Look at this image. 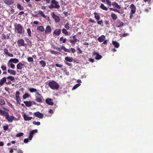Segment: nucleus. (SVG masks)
<instances>
[{"mask_svg": "<svg viewBox=\"0 0 153 153\" xmlns=\"http://www.w3.org/2000/svg\"><path fill=\"white\" fill-rule=\"evenodd\" d=\"M15 32L19 34H23L25 30L23 27L20 24L15 23L14 25Z\"/></svg>", "mask_w": 153, "mask_h": 153, "instance_id": "f257e3e1", "label": "nucleus"}, {"mask_svg": "<svg viewBox=\"0 0 153 153\" xmlns=\"http://www.w3.org/2000/svg\"><path fill=\"white\" fill-rule=\"evenodd\" d=\"M48 7L51 9L53 8L59 9L60 7V6L59 2L56 0H51V4L48 6Z\"/></svg>", "mask_w": 153, "mask_h": 153, "instance_id": "f03ea898", "label": "nucleus"}, {"mask_svg": "<svg viewBox=\"0 0 153 153\" xmlns=\"http://www.w3.org/2000/svg\"><path fill=\"white\" fill-rule=\"evenodd\" d=\"M48 84L49 86L52 89H57L59 87V85L54 81L49 82Z\"/></svg>", "mask_w": 153, "mask_h": 153, "instance_id": "7ed1b4c3", "label": "nucleus"}, {"mask_svg": "<svg viewBox=\"0 0 153 153\" xmlns=\"http://www.w3.org/2000/svg\"><path fill=\"white\" fill-rule=\"evenodd\" d=\"M51 15L52 18L54 19L56 23H58L60 22V19L59 17L56 15L54 12L52 13Z\"/></svg>", "mask_w": 153, "mask_h": 153, "instance_id": "20e7f679", "label": "nucleus"}, {"mask_svg": "<svg viewBox=\"0 0 153 153\" xmlns=\"http://www.w3.org/2000/svg\"><path fill=\"white\" fill-rule=\"evenodd\" d=\"M17 44L19 46H25L26 44L25 43V41L23 39H20L18 40L17 42Z\"/></svg>", "mask_w": 153, "mask_h": 153, "instance_id": "39448f33", "label": "nucleus"}, {"mask_svg": "<svg viewBox=\"0 0 153 153\" xmlns=\"http://www.w3.org/2000/svg\"><path fill=\"white\" fill-rule=\"evenodd\" d=\"M19 94L20 93L19 91H16V100L17 103L18 104H20V102H21V100L19 96Z\"/></svg>", "mask_w": 153, "mask_h": 153, "instance_id": "423d86ee", "label": "nucleus"}, {"mask_svg": "<svg viewBox=\"0 0 153 153\" xmlns=\"http://www.w3.org/2000/svg\"><path fill=\"white\" fill-rule=\"evenodd\" d=\"M38 130L37 129H35L34 130H33L31 131L30 132V134L29 137V139L30 140H31L32 139V138L33 137V134L35 133H37V132Z\"/></svg>", "mask_w": 153, "mask_h": 153, "instance_id": "0eeeda50", "label": "nucleus"}, {"mask_svg": "<svg viewBox=\"0 0 153 153\" xmlns=\"http://www.w3.org/2000/svg\"><path fill=\"white\" fill-rule=\"evenodd\" d=\"M33 114L36 117L40 119H42L44 117L43 114L39 112H34L33 113Z\"/></svg>", "mask_w": 153, "mask_h": 153, "instance_id": "6e6552de", "label": "nucleus"}, {"mask_svg": "<svg viewBox=\"0 0 153 153\" xmlns=\"http://www.w3.org/2000/svg\"><path fill=\"white\" fill-rule=\"evenodd\" d=\"M109 9L110 10H113L115 12L118 13L120 14H123L124 13V11L123 9H121L120 10H119L112 8H110Z\"/></svg>", "mask_w": 153, "mask_h": 153, "instance_id": "1a4fd4ad", "label": "nucleus"}, {"mask_svg": "<svg viewBox=\"0 0 153 153\" xmlns=\"http://www.w3.org/2000/svg\"><path fill=\"white\" fill-rule=\"evenodd\" d=\"M93 56H96L95 57V59L96 60H98L102 58V56L101 55H99V53L98 52L94 51L93 53Z\"/></svg>", "mask_w": 153, "mask_h": 153, "instance_id": "9d476101", "label": "nucleus"}, {"mask_svg": "<svg viewBox=\"0 0 153 153\" xmlns=\"http://www.w3.org/2000/svg\"><path fill=\"white\" fill-rule=\"evenodd\" d=\"M117 22V26L116 27H122L124 25V23L122 22L120 20H117L116 21Z\"/></svg>", "mask_w": 153, "mask_h": 153, "instance_id": "9b49d317", "label": "nucleus"}, {"mask_svg": "<svg viewBox=\"0 0 153 153\" xmlns=\"http://www.w3.org/2000/svg\"><path fill=\"white\" fill-rule=\"evenodd\" d=\"M23 117L25 121H27L31 120L32 118L33 119L34 118H33L32 117H29L25 114L23 115Z\"/></svg>", "mask_w": 153, "mask_h": 153, "instance_id": "f8f14e48", "label": "nucleus"}, {"mask_svg": "<svg viewBox=\"0 0 153 153\" xmlns=\"http://www.w3.org/2000/svg\"><path fill=\"white\" fill-rule=\"evenodd\" d=\"M8 113L7 112L4 111L1 109H0V115L2 116H4L6 118L7 116H8Z\"/></svg>", "mask_w": 153, "mask_h": 153, "instance_id": "ddd939ff", "label": "nucleus"}, {"mask_svg": "<svg viewBox=\"0 0 153 153\" xmlns=\"http://www.w3.org/2000/svg\"><path fill=\"white\" fill-rule=\"evenodd\" d=\"M72 38L73 39V40L70 39L68 40V41L70 42L71 43L74 45L77 42V39L75 35H74L72 36Z\"/></svg>", "mask_w": 153, "mask_h": 153, "instance_id": "4468645a", "label": "nucleus"}, {"mask_svg": "<svg viewBox=\"0 0 153 153\" xmlns=\"http://www.w3.org/2000/svg\"><path fill=\"white\" fill-rule=\"evenodd\" d=\"M130 8L131 10V13H134L136 10V8L134 5L133 4H131L130 5Z\"/></svg>", "mask_w": 153, "mask_h": 153, "instance_id": "2eb2a0df", "label": "nucleus"}, {"mask_svg": "<svg viewBox=\"0 0 153 153\" xmlns=\"http://www.w3.org/2000/svg\"><path fill=\"white\" fill-rule=\"evenodd\" d=\"M52 101V99L47 98L45 100V102L48 105H52L54 104V103Z\"/></svg>", "mask_w": 153, "mask_h": 153, "instance_id": "dca6fc26", "label": "nucleus"}, {"mask_svg": "<svg viewBox=\"0 0 153 153\" xmlns=\"http://www.w3.org/2000/svg\"><path fill=\"white\" fill-rule=\"evenodd\" d=\"M112 6L113 7L116 8L117 9H120L121 8L120 6L115 1L113 2H112Z\"/></svg>", "mask_w": 153, "mask_h": 153, "instance_id": "f3484780", "label": "nucleus"}, {"mask_svg": "<svg viewBox=\"0 0 153 153\" xmlns=\"http://www.w3.org/2000/svg\"><path fill=\"white\" fill-rule=\"evenodd\" d=\"M4 53L5 54L8 56L10 57H13V54L10 53L8 51V50L7 48H5L4 49Z\"/></svg>", "mask_w": 153, "mask_h": 153, "instance_id": "a211bd4d", "label": "nucleus"}, {"mask_svg": "<svg viewBox=\"0 0 153 153\" xmlns=\"http://www.w3.org/2000/svg\"><path fill=\"white\" fill-rule=\"evenodd\" d=\"M35 101L38 102L42 103L43 101L42 100V97H38V96H36Z\"/></svg>", "mask_w": 153, "mask_h": 153, "instance_id": "6ab92c4d", "label": "nucleus"}, {"mask_svg": "<svg viewBox=\"0 0 153 153\" xmlns=\"http://www.w3.org/2000/svg\"><path fill=\"white\" fill-rule=\"evenodd\" d=\"M3 2L7 5H11L14 3L13 0H3Z\"/></svg>", "mask_w": 153, "mask_h": 153, "instance_id": "aec40b11", "label": "nucleus"}, {"mask_svg": "<svg viewBox=\"0 0 153 153\" xmlns=\"http://www.w3.org/2000/svg\"><path fill=\"white\" fill-rule=\"evenodd\" d=\"M61 29H55L53 32V35H57V36H58L60 35V34L61 33Z\"/></svg>", "mask_w": 153, "mask_h": 153, "instance_id": "412c9836", "label": "nucleus"}, {"mask_svg": "<svg viewBox=\"0 0 153 153\" xmlns=\"http://www.w3.org/2000/svg\"><path fill=\"white\" fill-rule=\"evenodd\" d=\"M15 117L13 116H10L8 114V116L6 117V119L8 120V121L10 122H12L13 120L14 119Z\"/></svg>", "mask_w": 153, "mask_h": 153, "instance_id": "4be33fe9", "label": "nucleus"}, {"mask_svg": "<svg viewBox=\"0 0 153 153\" xmlns=\"http://www.w3.org/2000/svg\"><path fill=\"white\" fill-rule=\"evenodd\" d=\"M105 39V36L102 35L98 38L97 40L99 42H103Z\"/></svg>", "mask_w": 153, "mask_h": 153, "instance_id": "5701e85b", "label": "nucleus"}, {"mask_svg": "<svg viewBox=\"0 0 153 153\" xmlns=\"http://www.w3.org/2000/svg\"><path fill=\"white\" fill-rule=\"evenodd\" d=\"M6 78L5 77L3 78L0 80V85H2L5 82H6Z\"/></svg>", "mask_w": 153, "mask_h": 153, "instance_id": "b1692460", "label": "nucleus"}, {"mask_svg": "<svg viewBox=\"0 0 153 153\" xmlns=\"http://www.w3.org/2000/svg\"><path fill=\"white\" fill-rule=\"evenodd\" d=\"M94 18L97 21L99 20L100 19V15L97 13L95 12L94 13Z\"/></svg>", "mask_w": 153, "mask_h": 153, "instance_id": "393cba45", "label": "nucleus"}, {"mask_svg": "<svg viewBox=\"0 0 153 153\" xmlns=\"http://www.w3.org/2000/svg\"><path fill=\"white\" fill-rule=\"evenodd\" d=\"M111 17L114 21L116 20L117 18V15L114 13H111Z\"/></svg>", "mask_w": 153, "mask_h": 153, "instance_id": "a878e982", "label": "nucleus"}, {"mask_svg": "<svg viewBox=\"0 0 153 153\" xmlns=\"http://www.w3.org/2000/svg\"><path fill=\"white\" fill-rule=\"evenodd\" d=\"M51 27L49 26H48L45 29V33H49L51 32Z\"/></svg>", "mask_w": 153, "mask_h": 153, "instance_id": "bb28decb", "label": "nucleus"}, {"mask_svg": "<svg viewBox=\"0 0 153 153\" xmlns=\"http://www.w3.org/2000/svg\"><path fill=\"white\" fill-rule=\"evenodd\" d=\"M100 7L102 10L107 11L108 10V8L107 7H105L104 5L102 4L101 3L100 4Z\"/></svg>", "mask_w": 153, "mask_h": 153, "instance_id": "cd10ccee", "label": "nucleus"}, {"mask_svg": "<svg viewBox=\"0 0 153 153\" xmlns=\"http://www.w3.org/2000/svg\"><path fill=\"white\" fill-rule=\"evenodd\" d=\"M23 102L25 104V105L27 107H30L32 106L30 101H24Z\"/></svg>", "mask_w": 153, "mask_h": 153, "instance_id": "c85d7f7f", "label": "nucleus"}, {"mask_svg": "<svg viewBox=\"0 0 153 153\" xmlns=\"http://www.w3.org/2000/svg\"><path fill=\"white\" fill-rule=\"evenodd\" d=\"M112 43L113 45L114 46L115 48H118L120 46L119 44L116 41H113L112 42Z\"/></svg>", "mask_w": 153, "mask_h": 153, "instance_id": "c756f323", "label": "nucleus"}, {"mask_svg": "<svg viewBox=\"0 0 153 153\" xmlns=\"http://www.w3.org/2000/svg\"><path fill=\"white\" fill-rule=\"evenodd\" d=\"M10 62H12L13 63H17L19 62V60L18 59L16 58H11L10 60Z\"/></svg>", "mask_w": 153, "mask_h": 153, "instance_id": "7c9ffc66", "label": "nucleus"}, {"mask_svg": "<svg viewBox=\"0 0 153 153\" xmlns=\"http://www.w3.org/2000/svg\"><path fill=\"white\" fill-rule=\"evenodd\" d=\"M8 72L10 74L15 75L16 74V71L12 69H8Z\"/></svg>", "mask_w": 153, "mask_h": 153, "instance_id": "2f4dec72", "label": "nucleus"}, {"mask_svg": "<svg viewBox=\"0 0 153 153\" xmlns=\"http://www.w3.org/2000/svg\"><path fill=\"white\" fill-rule=\"evenodd\" d=\"M65 59L66 61L70 62H71L73 61L72 57H71L67 56L65 58Z\"/></svg>", "mask_w": 153, "mask_h": 153, "instance_id": "473e14b6", "label": "nucleus"}, {"mask_svg": "<svg viewBox=\"0 0 153 153\" xmlns=\"http://www.w3.org/2000/svg\"><path fill=\"white\" fill-rule=\"evenodd\" d=\"M64 27L68 30H70L71 29V26L69 25L68 22L65 25Z\"/></svg>", "mask_w": 153, "mask_h": 153, "instance_id": "72a5a7b5", "label": "nucleus"}, {"mask_svg": "<svg viewBox=\"0 0 153 153\" xmlns=\"http://www.w3.org/2000/svg\"><path fill=\"white\" fill-rule=\"evenodd\" d=\"M62 33L64 34V35L65 36H68L69 35V34L67 31V30L65 28H63L62 30Z\"/></svg>", "mask_w": 153, "mask_h": 153, "instance_id": "f704fd0d", "label": "nucleus"}, {"mask_svg": "<svg viewBox=\"0 0 153 153\" xmlns=\"http://www.w3.org/2000/svg\"><path fill=\"white\" fill-rule=\"evenodd\" d=\"M37 29L42 32H43L45 30V29L42 26H40L38 27Z\"/></svg>", "mask_w": 153, "mask_h": 153, "instance_id": "c9c22d12", "label": "nucleus"}, {"mask_svg": "<svg viewBox=\"0 0 153 153\" xmlns=\"http://www.w3.org/2000/svg\"><path fill=\"white\" fill-rule=\"evenodd\" d=\"M38 14H40L43 17L45 18L46 17V16L43 13V12L41 10H39L38 11Z\"/></svg>", "mask_w": 153, "mask_h": 153, "instance_id": "e433bc0d", "label": "nucleus"}, {"mask_svg": "<svg viewBox=\"0 0 153 153\" xmlns=\"http://www.w3.org/2000/svg\"><path fill=\"white\" fill-rule=\"evenodd\" d=\"M6 78L7 79H9L12 81L14 82L15 81L14 77L12 76H9Z\"/></svg>", "mask_w": 153, "mask_h": 153, "instance_id": "4c0bfd02", "label": "nucleus"}, {"mask_svg": "<svg viewBox=\"0 0 153 153\" xmlns=\"http://www.w3.org/2000/svg\"><path fill=\"white\" fill-rule=\"evenodd\" d=\"M61 49L62 50H63L65 52H68V53L71 52L69 50L66 48L64 46H62Z\"/></svg>", "mask_w": 153, "mask_h": 153, "instance_id": "58836bf2", "label": "nucleus"}, {"mask_svg": "<svg viewBox=\"0 0 153 153\" xmlns=\"http://www.w3.org/2000/svg\"><path fill=\"white\" fill-rule=\"evenodd\" d=\"M17 7L21 10H23L24 9V7L19 4H17Z\"/></svg>", "mask_w": 153, "mask_h": 153, "instance_id": "ea45409f", "label": "nucleus"}, {"mask_svg": "<svg viewBox=\"0 0 153 153\" xmlns=\"http://www.w3.org/2000/svg\"><path fill=\"white\" fill-rule=\"evenodd\" d=\"M27 33L28 34V36L29 37H30L31 36V33L30 29V28H28L27 29Z\"/></svg>", "mask_w": 153, "mask_h": 153, "instance_id": "a19ab883", "label": "nucleus"}, {"mask_svg": "<svg viewBox=\"0 0 153 153\" xmlns=\"http://www.w3.org/2000/svg\"><path fill=\"white\" fill-rule=\"evenodd\" d=\"M29 90L31 93L35 92L36 93L37 91L36 89L33 88H29Z\"/></svg>", "mask_w": 153, "mask_h": 153, "instance_id": "79ce46f5", "label": "nucleus"}, {"mask_svg": "<svg viewBox=\"0 0 153 153\" xmlns=\"http://www.w3.org/2000/svg\"><path fill=\"white\" fill-rule=\"evenodd\" d=\"M39 64L41 65L43 67L45 66L46 63L43 60H41L39 62Z\"/></svg>", "mask_w": 153, "mask_h": 153, "instance_id": "37998d69", "label": "nucleus"}, {"mask_svg": "<svg viewBox=\"0 0 153 153\" xmlns=\"http://www.w3.org/2000/svg\"><path fill=\"white\" fill-rule=\"evenodd\" d=\"M30 97V95L28 93H25L23 96V98L24 99H25L27 98Z\"/></svg>", "mask_w": 153, "mask_h": 153, "instance_id": "c03bdc74", "label": "nucleus"}, {"mask_svg": "<svg viewBox=\"0 0 153 153\" xmlns=\"http://www.w3.org/2000/svg\"><path fill=\"white\" fill-rule=\"evenodd\" d=\"M66 39L65 38H64L63 37H61L59 39V41H62L63 43H65L66 42Z\"/></svg>", "mask_w": 153, "mask_h": 153, "instance_id": "a18cd8bd", "label": "nucleus"}, {"mask_svg": "<svg viewBox=\"0 0 153 153\" xmlns=\"http://www.w3.org/2000/svg\"><path fill=\"white\" fill-rule=\"evenodd\" d=\"M51 53L54 54H59L60 53L58 52L55 51L53 50H51L50 51Z\"/></svg>", "mask_w": 153, "mask_h": 153, "instance_id": "49530a36", "label": "nucleus"}, {"mask_svg": "<svg viewBox=\"0 0 153 153\" xmlns=\"http://www.w3.org/2000/svg\"><path fill=\"white\" fill-rule=\"evenodd\" d=\"M8 65L10 67H15L14 65L12 62H10V60L8 62Z\"/></svg>", "mask_w": 153, "mask_h": 153, "instance_id": "de8ad7c7", "label": "nucleus"}, {"mask_svg": "<svg viewBox=\"0 0 153 153\" xmlns=\"http://www.w3.org/2000/svg\"><path fill=\"white\" fill-rule=\"evenodd\" d=\"M1 38L2 40H4L6 39V35L4 34H2L1 35Z\"/></svg>", "mask_w": 153, "mask_h": 153, "instance_id": "09e8293b", "label": "nucleus"}, {"mask_svg": "<svg viewBox=\"0 0 153 153\" xmlns=\"http://www.w3.org/2000/svg\"><path fill=\"white\" fill-rule=\"evenodd\" d=\"M77 50L78 51L77 52V53L78 54H82V51L79 47L77 48Z\"/></svg>", "mask_w": 153, "mask_h": 153, "instance_id": "8fccbe9b", "label": "nucleus"}, {"mask_svg": "<svg viewBox=\"0 0 153 153\" xmlns=\"http://www.w3.org/2000/svg\"><path fill=\"white\" fill-rule=\"evenodd\" d=\"M4 101L2 99H0V104L1 105H4L5 104Z\"/></svg>", "mask_w": 153, "mask_h": 153, "instance_id": "3c124183", "label": "nucleus"}, {"mask_svg": "<svg viewBox=\"0 0 153 153\" xmlns=\"http://www.w3.org/2000/svg\"><path fill=\"white\" fill-rule=\"evenodd\" d=\"M97 23L99 25H101L102 26H103V22L102 20H98L97 21Z\"/></svg>", "mask_w": 153, "mask_h": 153, "instance_id": "603ef678", "label": "nucleus"}, {"mask_svg": "<svg viewBox=\"0 0 153 153\" xmlns=\"http://www.w3.org/2000/svg\"><path fill=\"white\" fill-rule=\"evenodd\" d=\"M80 85V84L79 83L76 84L73 88L72 90H73L76 89L77 88L79 87Z\"/></svg>", "mask_w": 153, "mask_h": 153, "instance_id": "864d4df0", "label": "nucleus"}, {"mask_svg": "<svg viewBox=\"0 0 153 153\" xmlns=\"http://www.w3.org/2000/svg\"><path fill=\"white\" fill-rule=\"evenodd\" d=\"M106 2L107 4L110 7H111V5H112V3H111L109 0H108L106 1Z\"/></svg>", "mask_w": 153, "mask_h": 153, "instance_id": "5fc2aeb1", "label": "nucleus"}, {"mask_svg": "<svg viewBox=\"0 0 153 153\" xmlns=\"http://www.w3.org/2000/svg\"><path fill=\"white\" fill-rule=\"evenodd\" d=\"M23 135H24V134L23 133L21 132V133H19L18 134H17L16 135V137H19L22 136Z\"/></svg>", "mask_w": 153, "mask_h": 153, "instance_id": "6e6d98bb", "label": "nucleus"}, {"mask_svg": "<svg viewBox=\"0 0 153 153\" xmlns=\"http://www.w3.org/2000/svg\"><path fill=\"white\" fill-rule=\"evenodd\" d=\"M3 128L4 130H7L8 128V126L7 124L6 126H3Z\"/></svg>", "mask_w": 153, "mask_h": 153, "instance_id": "4d7b16f0", "label": "nucleus"}, {"mask_svg": "<svg viewBox=\"0 0 153 153\" xmlns=\"http://www.w3.org/2000/svg\"><path fill=\"white\" fill-rule=\"evenodd\" d=\"M33 123L35 125H37V126H39L40 124V123L39 122H36V121H33Z\"/></svg>", "mask_w": 153, "mask_h": 153, "instance_id": "13d9d810", "label": "nucleus"}, {"mask_svg": "<svg viewBox=\"0 0 153 153\" xmlns=\"http://www.w3.org/2000/svg\"><path fill=\"white\" fill-rule=\"evenodd\" d=\"M27 61L29 62H33V59L31 57H29L27 58Z\"/></svg>", "mask_w": 153, "mask_h": 153, "instance_id": "bf43d9fd", "label": "nucleus"}, {"mask_svg": "<svg viewBox=\"0 0 153 153\" xmlns=\"http://www.w3.org/2000/svg\"><path fill=\"white\" fill-rule=\"evenodd\" d=\"M4 90L7 92H8V93H9L10 92V89L8 87H5L4 88Z\"/></svg>", "mask_w": 153, "mask_h": 153, "instance_id": "052dcab7", "label": "nucleus"}, {"mask_svg": "<svg viewBox=\"0 0 153 153\" xmlns=\"http://www.w3.org/2000/svg\"><path fill=\"white\" fill-rule=\"evenodd\" d=\"M2 108L3 109L4 111H5L7 112L9 111V110L8 109L4 107H2Z\"/></svg>", "mask_w": 153, "mask_h": 153, "instance_id": "680f3d73", "label": "nucleus"}, {"mask_svg": "<svg viewBox=\"0 0 153 153\" xmlns=\"http://www.w3.org/2000/svg\"><path fill=\"white\" fill-rule=\"evenodd\" d=\"M2 108L3 109L4 111H5L7 112L9 111V110L8 109L4 107H2Z\"/></svg>", "mask_w": 153, "mask_h": 153, "instance_id": "e2e57ef3", "label": "nucleus"}, {"mask_svg": "<svg viewBox=\"0 0 153 153\" xmlns=\"http://www.w3.org/2000/svg\"><path fill=\"white\" fill-rule=\"evenodd\" d=\"M89 22H90L91 23H96V22L94 21V20L93 19H89Z\"/></svg>", "mask_w": 153, "mask_h": 153, "instance_id": "0e129e2a", "label": "nucleus"}, {"mask_svg": "<svg viewBox=\"0 0 153 153\" xmlns=\"http://www.w3.org/2000/svg\"><path fill=\"white\" fill-rule=\"evenodd\" d=\"M71 51L72 53H74L76 52V50L74 48H71Z\"/></svg>", "mask_w": 153, "mask_h": 153, "instance_id": "69168bd1", "label": "nucleus"}, {"mask_svg": "<svg viewBox=\"0 0 153 153\" xmlns=\"http://www.w3.org/2000/svg\"><path fill=\"white\" fill-rule=\"evenodd\" d=\"M23 65L21 63H19L17 65L16 67H21Z\"/></svg>", "mask_w": 153, "mask_h": 153, "instance_id": "338daca9", "label": "nucleus"}, {"mask_svg": "<svg viewBox=\"0 0 153 153\" xmlns=\"http://www.w3.org/2000/svg\"><path fill=\"white\" fill-rule=\"evenodd\" d=\"M29 140L28 138H26L24 140V142L25 143H27L28 142Z\"/></svg>", "mask_w": 153, "mask_h": 153, "instance_id": "774afa93", "label": "nucleus"}]
</instances>
